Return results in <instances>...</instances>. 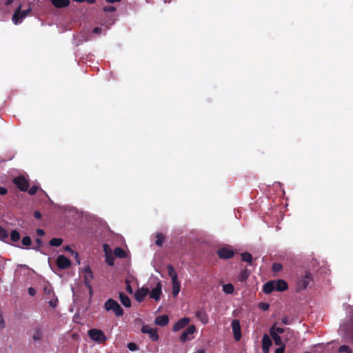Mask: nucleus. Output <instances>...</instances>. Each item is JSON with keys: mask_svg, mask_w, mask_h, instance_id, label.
<instances>
[{"mask_svg": "<svg viewBox=\"0 0 353 353\" xmlns=\"http://www.w3.org/2000/svg\"><path fill=\"white\" fill-rule=\"evenodd\" d=\"M28 294L30 296H34L36 294V290L32 287H30L28 288Z\"/></svg>", "mask_w": 353, "mask_h": 353, "instance_id": "5fc2aeb1", "label": "nucleus"}, {"mask_svg": "<svg viewBox=\"0 0 353 353\" xmlns=\"http://www.w3.org/2000/svg\"><path fill=\"white\" fill-rule=\"evenodd\" d=\"M273 281H269L264 284L263 290L265 294H270L273 291H275L274 285Z\"/></svg>", "mask_w": 353, "mask_h": 353, "instance_id": "412c9836", "label": "nucleus"}, {"mask_svg": "<svg viewBox=\"0 0 353 353\" xmlns=\"http://www.w3.org/2000/svg\"><path fill=\"white\" fill-rule=\"evenodd\" d=\"M84 280L92 279L93 277L92 272L89 266L85 267L83 271Z\"/></svg>", "mask_w": 353, "mask_h": 353, "instance_id": "bb28decb", "label": "nucleus"}, {"mask_svg": "<svg viewBox=\"0 0 353 353\" xmlns=\"http://www.w3.org/2000/svg\"><path fill=\"white\" fill-rule=\"evenodd\" d=\"M285 351V345H281V347H278L276 349L274 353H284Z\"/></svg>", "mask_w": 353, "mask_h": 353, "instance_id": "6e6d98bb", "label": "nucleus"}, {"mask_svg": "<svg viewBox=\"0 0 353 353\" xmlns=\"http://www.w3.org/2000/svg\"><path fill=\"white\" fill-rule=\"evenodd\" d=\"M119 299L121 302V303L125 307H130L131 306V301L130 298L123 292L119 293Z\"/></svg>", "mask_w": 353, "mask_h": 353, "instance_id": "aec40b11", "label": "nucleus"}, {"mask_svg": "<svg viewBox=\"0 0 353 353\" xmlns=\"http://www.w3.org/2000/svg\"><path fill=\"white\" fill-rule=\"evenodd\" d=\"M13 183L22 192H27L29 188V181L24 176H16L12 180Z\"/></svg>", "mask_w": 353, "mask_h": 353, "instance_id": "20e7f679", "label": "nucleus"}, {"mask_svg": "<svg viewBox=\"0 0 353 353\" xmlns=\"http://www.w3.org/2000/svg\"><path fill=\"white\" fill-rule=\"evenodd\" d=\"M91 279L84 280V283L85 286L89 289L90 294L92 293V285L90 284Z\"/></svg>", "mask_w": 353, "mask_h": 353, "instance_id": "49530a36", "label": "nucleus"}, {"mask_svg": "<svg viewBox=\"0 0 353 353\" xmlns=\"http://www.w3.org/2000/svg\"><path fill=\"white\" fill-rule=\"evenodd\" d=\"M141 332L144 334H148L153 341H157L159 339V334L156 329L152 328L148 325L142 326Z\"/></svg>", "mask_w": 353, "mask_h": 353, "instance_id": "1a4fd4ad", "label": "nucleus"}, {"mask_svg": "<svg viewBox=\"0 0 353 353\" xmlns=\"http://www.w3.org/2000/svg\"><path fill=\"white\" fill-rule=\"evenodd\" d=\"M73 1H76V2H78V3H81V2L85 1V0H73Z\"/></svg>", "mask_w": 353, "mask_h": 353, "instance_id": "0e129e2a", "label": "nucleus"}, {"mask_svg": "<svg viewBox=\"0 0 353 353\" xmlns=\"http://www.w3.org/2000/svg\"><path fill=\"white\" fill-rule=\"evenodd\" d=\"M149 289L146 287L139 288L134 294V298L136 301L139 303L142 302L144 298L149 294Z\"/></svg>", "mask_w": 353, "mask_h": 353, "instance_id": "9d476101", "label": "nucleus"}, {"mask_svg": "<svg viewBox=\"0 0 353 353\" xmlns=\"http://www.w3.org/2000/svg\"><path fill=\"white\" fill-rule=\"evenodd\" d=\"M39 190V187L37 186V185H33L32 186L30 190H28V193L30 194V195H34Z\"/></svg>", "mask_w": 353, "mask_h": 353, "instance_id": "a19ab883", "label": "nucleus"}, {"mask_svg": "<svg viewBox=\"0 0 353 353\" xmlns=\"http://www.w3.org/2000/svg\"><path fill=\"white\" fill-rule=\"evenodd\" d=\"M272 342L271 339L268 334H264L262 338V349L263 353H268L270 347L272 345Z\"/></svg>", "mask_w": 353, "mask_h": 353, "instance_id": "2eb2a0df", "label": "nucleus"}, {"mask_svg": "<svg viewBox=\"0 0 353 353\" xmlns=\"http://www.w3.org/2000/svg\"><path fill=\"white\" fill-rule=\"evenodd\" d=\"M156 238H157L156 241H155L156 245H158L159 247L162 246L163 243L165 240L164 235L161 233H158L156 236Z\"/></svg>", "mask_w": 353, "mask_h": 353, "instance_id": "2f4dec72", "label": "nucleus"}, {"mask_svg": "<svg viewBox=\"0 0 353 353\" xmlns=\"http://www.w3.org/2000/svg\"><path fill=\"white\" fill-rule=\"evenodd\" d=\"M106 311H113L117 316H121L123 314V310L121 305L114 299H109L104 304Z\"/></svg>", "mask_w": 353, "mask_h": 353, "instance_id": "f03ea898", "label": "nucleus"}, {"mask_svg": "<svg viewBox=\"0 0 353 353\" xmlns=\"http://www.w3.org/2000/svg\"><path fill=\"white\" fill-rule=\"evenodd\" d=\"M8 237V233L3 228L0 226V240L5 241Z\"/></svg>", "mask_w": 353, "mask_h": 353, "instance_id": "f704fd0d", "label": "nucleus"}, {"mask_svg": "<svg viewBox=\"0 0 353 353\" xmlns=\"http://www.w3.org/2000/svg\"><path fill=\"white\" fill-rule=\"evenodd\" d=\"M108 3H116V2H120L121 0H105Z\"/></svg>", "mask_w": 353, "mask_h": 353, "instance_id": "bf43d9fd", "label": "nucleus"}, {"mask_svg": "<svg viewBox=\"0 0 353 353\" xmlns=\"http://www.w3.org/2000/svg\"><path fill=\"white\" fill-rule=\"evenodd\" d=\"M275 291L283 292L288 289V283L283 279L273 281Z\"/></svg>", "mask_w": 353, "mask_h": 353, "instance_id": "4468645a", "label": "nucleus"}, {"mask_svg": "<svg viewBox=\"0 0 353 353\" xmlns=\"http://www.w3.org/2000/svg\"><path fill=\"white\" fill-rule=\"evenodd\" d=\"M115 10H116V8L114 6H105V7L103 8V11L105 12H114Z\"/></svg>", "mask_w": 353, "mask_h": 353, "instance_id": "a18cd8bd", "label": "nucleus"}, {"mask_svg": "<svg viewBox=\"0 0 353 353\" xmlns=\"http://www.w3.org/2000/svg\"><path fill=\"white\" fill-rule=\"evenodd\" d=\"M195 332V326L193 325H189L181 334L180 336V341L181 342H185L188 339V336L194 334Z\"/></svg>", "mask_w": 353, "mask_h": 353, "instance_id": "ddd939ff", "label": "nucleus"}, {"mask_svg": "<svg viewBox=\"0 0 353 353\" xmlns=\"http://www.w3.org/2000/svg\"><path fill=\"white\" fill-rule=\"evenodd\" d=\"M161 284L160 282H158L156 287L153 288L150 293V298L154 299L156 301L160 299V296L161 294Z\"/></svg>", "mask_w": 353, "mask_h": 353, "instance_id": "dca6fc26", "label": "nucleus"}, {"mask_svg": "<svg viewBox=\"0 0 353 353\" xmlns=\"http://www.w3.org/2000/svg\"><path fill=\"white\" fill-rule=\"evenodd\" d=\"M305 353H311V352H305Z\"/></svg>", "mask_w": 353, "mask_h": 353, "instance_id": "69168bd1", "label": "nucleus"}, {"mask_svg": "<svg viewBox=\"0 0 353 353\" xmlns=\"http://www.w3.org/2000/svg\"><path fill=\"white\" fill-rule=\"evenodd\" d=\"M89 337L96 343L101 344L107 341V337L101 330L92 328L88 330Z\"/></svg>", "mask_w": 353, "mask_h": 353, "instance_id": "7ed1b4c3", "label": "nucleus"}, {"mask_svg": "<svg viewBox=\"0 0 353 353\" xmlns=\"http://www.w3.org/2000/svg\"><path fill=\"white\" fill-rule=\"evenodd\" d=\"M31 12V8H28L22 11H20V7H19L12 15V20L14 24L19 23L23 19L26 17L28 14Z\"/></svg>", "mask_w": 353, "mask_h": 353, "instance_id": "39448f33", "label": "nucleus"}, {"mask_svg": "<svg viewBox=\"0 0 353 353\" xmlns=\"http://www.w3.org/2000/svg\"><path fill=\"white\" fill-rule=\"evenodd\" d=\"M234 290V286L230 284H225L223 285V291L226 294H232Z\"/></svg>", "mask_w": 353, "mask_h": 353, "instance_id": "473e14b6", "label": "nucleus"}, {"mask_svg": "<svg viewBox=\"0 0 353 353\" xmlns=\"http://www.w3.org/2000/svg\"><path fill=\"white\" fill-rule=\"evenodd\" d=\"M241 260L244 262L248 263L250 265H254V261H253L252 256L249 252H245L242 253L241 254Z\"/></svg>", "mask_w": 353, "mask_h": 353, "instance_id": "4be33fe9", "label": "nucleus"}, {"mask_svg": "<svg viewBox=\"0 0 353 353\" xmlns=\"http://www.w3.org/2000/svg\"><path fill=\"white\" fill-rule=\"evenodd\" d=\"M114 254L116 256L120 259L125 258L127 256L125 251L120 247H117L114 249Z\"/></svg>", "mask_w": 353, "mask_h": 353, "instance_id": "a878e982", "label": "nucleus"}, {"mask_svg": "<svg viewBox=\"0 0 353 353\" xmlns=\"http://www.w3.org/2000/svg\"><path fill=\"white\" fill-rule=\"evenodd\" d=\"M13 1L14 0H7L6 2V6H10V4H12L13 3Z\"/></svg>", "mask_w": 353, "mask_h": 353, "instance_id": "680f3d73", "label": "nucleus"}, {"mask_svg": "<svg viewBox=\"0 0 353 353\" xmlns=\"http://www.w3.org/2000/svg\"><path fill=\"white\" fill-rule=\"evenodd\" d=\"M34 216L37 219H39L41 218V212H39V211H35L34 212Z\"/></svg>", "mask_w": 353, "mask_h": 353, "instance_id": "13d9d810", "label": "nucleus"}, {"mask_svg": "<svg viewBox=\"0 0 353 353\" xmlns=\"http://www.w3.org/2000/svg\"><path fill=\"white\" fill-rule=\"evenodd\" d=\"M43 292L46 295H49L50 296V294H52L53 296H54V294L53 292V290H52L51 286H46V287H44L43 288Z\"/></svg>", "mask_w": 353, "mask_h": 353, "instance_id": "58836bf2", "label": "nucleus"}, {"mask_svg": "<svg viewBox=\"0 0 353 353\" xmlns=\"http://www.w3.org/2000/svg\"><path fill=\"white\" fill-rule=\"evenodd\" d=\"M56 263L57 267L59 269L64 270L67 269L70 267L71 262L70 259H68L67 257H65L63 255H59L56 261Z\"/></svg>", "mask_w": 353, "mask_h": 353, "instance_id": "6e6552de", "label": "nucleus"}, {"mask_svg": "<svg viewBox=\"0 0 353 353\" xmlns=\"http://www.w3.org/2000/svg\"><path fill=\"white\" fill-rule=\"evenodd\" d=\"M172 294L174 296H176L180 292L181 284L178 281V280H175L174 281H172Z\"/></svg>", "mask_w": 353, "mask_h": 353, "instance_id": "393cba45", "label": "nucleus"}, {"mask_svg": "<svg viewBox=\"0 0 353 353\" xmlns=\"http://www.w3.org/2000/svg\"><path fill=\"white\" fill-rule=\"evenodd\" d=\"M270 334L271 337L273 339L276 345H278L279 347H281V345H284L281 337L275 332V324H274L271 327L270 330Z\"/></svg>", "mask_w": 353, "mask_h": 353, "instance_id": "f8f14e48", "label": "nucleus"}, {"mask_svg": "<svg viewBox=\"0 0 353 353\" xmlns=\"http://www.w3.org/2000/svg\"><path fill=\"white\" fill-rule=\"evenodd\" d=\"M126 291L129 293V294H132L133 293V290L129 283V281L127 280L126 281Z\"/></svg>", "mask_w": 353, "mask_h": 353, "instance_id": "de8ad7c7", "label": "nucleus"}, {"mask_svg": "<svg viewBox=\"0 0 353 353\" xmlns=\"http://www.w3.org/2000/svg\"><path fill=\"white\" fill-rule=\"evenodd\" d=\"M105 262L110 265L113 266L114 264V257L112 255H105Z\"/></svg>", "mask_w": 353, "mask_h": 353, "instance_id": "4c0bfd02", "label": "nucleus"}, {"mask_svg": "<svg viewBox=\"0 0 353 353\" xmlns=\"http://www.w3.org/2000/svg\"><path fill=\"white\" fill-rule=\"evenodd\" d=\"M281 323L284 325H290V321L288 316H283L281 319Z\"/></svg>", "mask_w": 353, "mask_h": 353, "instance_id": "3c124183", "label": "nucleus"}, {"mask_svg": "<svg viewBox=\"0 0 353 353\" xmlns=\"http://www.w3.org/2000/svg\"><path fill=\"white\" fill-rule=\"evenodd\" d=\"M65 250L70 251L72 255H74L76 258L78 257V253L76 252H74L69 245H67L65 247Z\"/></svg>", "mask_w": 353, "mask_h": 353, "instance_id": "8fccbe9b", "label": "nucleus"}, {"mask_svg": "<svg viewBox=\"0 0 353 353\" xmlns=\"http://www.w3.org/2000/svg\"><path fill=\"white\" fill-rule=\"evenodd\" d=\"M36 243L37 244V247L34 248V249L38 251V250H39L40 248L43 245V242L41 239L37 238V239H36Z\"/></svg>", "mask_w": 353, "mask_h": 353, "instance_id": "c03bdc74", "label": "nucleus"}, {"mask_svg": "<svg viewBox=\"0 0 353 353\" xmlns=\"http://www.w3.org/2000/svg\"><path fill=\"white\" fill-rule=\"evenodd\" d=\"M169 322V318L167 315L158 316L155 319V323L160 326H165Z\"/></svg>", "mask_w": 353, "mask_h": 353, "instance_id": "f3484780", "label": "nucleus"}, {"mask_svg": "<svg viewBox=\"0 0 353 353\" xmlns=\"http://www.w3.org/2000/svg\"><path fill=\"white\" fill-rule=\"evenodd\" d=\"M21 243H22L23 245H24L26 247H28L32 244L31 238L29 236H26L23 237L22 240H21Z\"/></svg>", "mask_w": 353, "mask_h": 353, "instance_id": "c9c22d12", "label": "nucleus"}, {"mask_svg": "<svg viewBox=\"0 0 353 353\" xmlns=\"http://www.w3.org/2000/svg\"><path fill=\"white\" fill-rule=\"evenodd\" d=\"M102 32V28L100 27H95L92 30V32L94 34H101Z\"/></svg>", "mask_w": 353, "mask_h": 353, "instance_id": "864d4df0", "label": "nucleus"}, {"mask_svg": "<svg viewBox=\"0 0 353 353\" xmlns=\"http://www.w3.org/2000/svg\"><path fill=\"white\" fill-rule=\"evenodd\" d=\"M339 352L340 353H353L351 348L348 345H341L339 347Z\"/></svg>", "mask_w": 353, "mask_h": 353, "instance_id": "72a5a7b5", "label": "nucleus"}, {"mask_svg": "<svg viewBox=\"0 0 353 353\" xmlns=\"http://www.w3.org/2000/svg\"><path fill=\"white\" fill-rule=\"evenodd\" d=\"M167 270L169 276H170L172 281H174L175 280H177V274L175 271L174 268L172 265H168Z\"/></svg>", "mask_w": 353, "mask_h": 353, "instance_id": "5701e85b", "label": "nucleus"}, {"mask_svg": "<svg viewBox=\"0 0 353 353\" xmlns=\"http://www.w3.org/2000/svg\"><path fill=\"white\" fill-rule=\"evenodd\" d=\"M190 323V319L188 317H184L179 320L173 326L172 330L174 332H178L180 330L186 327Z\"/></svg>", "mask_w": 353, "mask_h": 353, "instance_id": "9b49d317", "label": "nucleus"}, {"mask_svg": "<svg viewBox=\"0 0 353 353\" xmlns=\"http://www.w3.org/2000/svg\"><path fill=\"white\" fill-rule=\"evenodd\" d=\"M283 268V265L279 263H274L272 266V270L274 272H280Z\"/></svg>", "mask_w": 353, "mask_h": 353, "instance_id": "e433bc0d", "label": "nucleus"}, {"mask_svg": "<svg viewBox=\"0 0 353 353\" xmlns=\"http://www.w3.org/2000/svg\"><path fill=\"white\" fill-rule=\"evenodd\" d=\"M57 303H58V299L57 298H55L54 299H51L48 302L49 305L50 307H52V308H55L57 307Z\"/></svg>", "mask_w": 353, "mask_h": 353, "instance_id": "37998d69", "label": "nucleus"}, {"mask_svg": "<svg viewBox=\"0 0 353 353\" xmlns=\"http://www.w3.org/2000/svg\"><path fill=\"white\" fill-rule=\"evenodd\" d=\"M43 337L42 330L40 327H37L34 331L32 339L34 341H39Z\"/></svg>", "mask_w": 353, "mask_h": 353, "instance_id": "b1692460", "label": "nucleus"}, {"mask_svg": "<svg viewBox=\"0 0 353 353\" xmlns=\"http://www.w3.org/2000/svg\"><path fill=\"white\" fill-rule=\"evenodd\" d=\"M36 234L39 236H42L45 235V231L43 229H37L36 230Z\"/></svg>", "mask_w": 353, "mask_h": 353, "instance_id": "603ef678", "label": "nucleus"}, {"mask_svg": "<svg viewBox=\"0 0 353 353\" xmlns=\"http://www.w3.org/2000/svg\"><path fill=\"white\" fill-rule=\"evenodd\" d=\"M53 6L57 8H63L70 5V0H51Z\"/></svg>", "mask_w": 353, "mask_h": 353, "instance_id": "6ab92c4d", "label": "nucleus"}, {"mask_svg": "<svg viewBox=\"0 0 353 353\" xmlns=\"http://www.w3.org/2000/svg\"><path fill=\"white\" fill-rule=\"evenodd\" d=\"M8 192V190L4 187H0V195H5Z\"/></svg>", "mask_w": 353, "mask_h": 353, "instance_id": "4d7b16f0", "label": "nucleus"}, {"mask_svg": "<svg viewBox=\"0 0 353 353\" xmlns=\"http://www.w3.org/2000/svg\"><path fill=\"white\" fill-rule=\"evenodd\" d=\"M128 348L131 351H135L138 349V346L136 343L131 342L128 344Z\"/></svg>", "mask_w": 353, "mask_h": 353, "instance_id": "79ce46f5", "label": "nucleus"}, {"mask_svg": "<svg viewBox=\"0 0 353 353\" xmlns=\"http://www.w3.org/2000/svg\"><path fill=\"white\" fill-rule=\"evenodd\" d=\"M259 307L263 311H266L269 309L270 305L268 303L261 302L259 304Z\"/></svg>", "mask_w": 353, "mask_h": 353, "instance_id": "ea45409f", "label": "nucleus"}, {"mask_svg": "<svg viewBox=\"0 0 353 353\" xmlns=\"http://www.w3.org/2000/svg\"><path fill=\"white\" fill-rule=\"evenodd\" d=\"M194 353H205V350H203V349H200V350H197V351H196V352H194Z\"/></svg>", "mask_w": 353, "mask_h": 353, "instance_id": "e2e57ef3", "label": "nucleus"}, {"mask_svg": "<svg viewBox=\"0 0 353 353\" xmlns=\"http://www.w3.org/2000/svg\"><path fill=\"white\" fill-rule=\"evenodd\" d=\"M20 237H21L20 234L17 230H12V232L10 233V239L13 242L19 241L20 239Z\"/></svg>", "mask_w": 353, "mask_h": 353, "instance_id": "7c9ffc66", "label": "nucleus"}, {"mask_svg": "<svg viewBox=\"0 0 353 353\" xmlns=\"http://www.w3.org/2000/svg\"><path fill=\"white\" fill-rule=\"evenodd\" d=\"M62 243H63L62 239L53 238L50 241L49 244H50V245L53 246V247H59L62 244Z\"/></svg>", "mask_w": 353, "mask_h": 353, "instance_id": "c85d7f7f", "label": "nucleus"}, {"mask_svg": "<svg viewBox=\"0 0 353 353\" xmlns=\"http://www.w3.org/2000/svg\"><path fill=\"white\" fill-rule=\"evenodd\" d=\"M196 316L202 322V323L207 324L208 323V314L203 310H198L196 312Z\"/></svg>", "mask_w": 353, "mask_h": 353, "instance_id": "a211bd4d", "label": "nucleus"}, {"mask_svg": "<svg viewBox=\"0 0 353 353\" xmlns=\"http://www.w3.org/2000/svg\"><path fill=\"white\" fill-rule=\"evenodd\" d=\"M217 255L221 259H230L234 256V251L232 249H230L227 247H223L219 249L216 252Z\"/></svg>", "mask_w": 353, "mask_h": 353, "instance_id": "423d86ee", "label": "nucleus"}, {"mask_svg": "<svg viewBox=\"0 0 353 353\" xmlns=\"http://www.w3.org/2000/svg\"><path fill=\"white\" fill-rule=\"evenodd\" d=\"M250 272L247 269L242 270L239 275V281L243 282L248 279Z\"/></svg>", "mask_w": 353, "mask_h": 353, "instance_id": "cd10ccee", "label": "nucleus"}, {"mask_svg": "<svg viewBox=\"0 0 353 353\" xmlns=\"http://www.w3.org/2000/svg\"><path fill=\"white\" fill-rule=\"evenodd\" d=\"M312 281L313 278L311 272L305 271L303 275L297 278L296 290L301 291L305 290Z\"/></svg>", "mask_w": 353, "mask_h": 353, "instance_id": "f257e3e1", "label": "nucleus"}, {"mask_svg": "<svg viewBox=\"0 0 353 353\" xmlns=\"http://www.w3.org/2000/svg\"><path fill=\"white\" fill-rule=\"evenodd\" d=\"M275 332L277 333V334H282V333H284V332H286L287 333V335L290 334V335H292V330L288 327V328H282V327H276L275 326Z\"/></svg>", "mask_w": 353, "mask_h": 353, "instance_id": "c756f323", "label": "nucleus"}, {"mask_svg": "<svg viewBox=\"0 0 353 353\" xmlns=\"http://www.w3.org/2000/svg\"><path fill=\"white\" fill-rule=\"evenodd\" d=\"M89 4H93L96 2V0H85Z\"/></svg>", "mask_w": 353, "mask_h": 353, "instance_id": "052dcab7", "label": "nucleus"}, {"mask_svg": "<svg viewBox=\"0 0 353 353\" xmlns=\"http://www.w3.org/2000/svg\"><path fill=\"white\" fill-rule=\"evenodd\" d=\"M231 326L234 339L236 341H239L241 338V325L239 321L237 319L233 320L232 321Z\"/></svg>", "mask_w": 353, "mask_h": 353, "instance_id": "0eeeda50", "label": "nucleus"}, {"mask_svg": "<svg viewBox=\"0 0 353 353\" xmlns=\"http://www.w3.org/2000/svg\"><path fill=\"white\" fill-rule=\"evenodd\" d=\"M5 327V322L3 318L1 310H0V329H2Z\"/></svg>", "mask_w": 353, "mask_h": 353, "instance_id": "09e8293b", "label": "nucleus"}]
</instances>
